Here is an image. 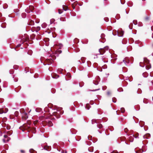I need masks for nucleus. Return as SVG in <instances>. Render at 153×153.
<instances>
[{
    "label": "nucleus",
    "mask_w": 153,
    "mask_h": 153,
    "mask_svg": "<svg viewBox=\"0 0 153 153\" xmlns=\"http://www.w3.org/2000/svg\"><path fill=\"white\" fill-rule=\"evenodd\" d=\"M66 75L69 78H71V74L69 73H67Z\"/></svg>",
    "instance_id": "nucleus-41"
},
{
    "label": "nucleus",
    "mask_w": 153,
    "mask_h": 153,
    "mask_svg": "<svg viewBox=\"0 0 153 153\" xmlns=\"http://www.w3.org/2000/svg\"><path fill=\"white\" fill-rule=\"evenodd\" d=\"M108 46L105 47L103 48H100L99 49V51L100 52V54H99L102 55L105 52V50H108Z\"/></svg>",
    "instance_id": "nucleus-4"
},
{
    "label": "nucleus",
    "mask_w": 153,
    "mask_h": 153,
    "mask_svg": "<svg viewBox=\"0 0 153 153\" xmlns=\"http://www.w3.org/2000/svg\"><path fill=\"white\" fill-rule=\"evenodd\" d=\"M63 9L65 11H67L68 10V7L66 6L63 5Z\"/></svg>",
    "instance_id": "nucleus-25"
},
{
    "label": "nucleus",
    "mask_w": 153,
    "mask_h": 153,
    "mask_svg": "<svg viewBox=\"0 0 153 153\" xmlns=\"http://www.w3.org/2000/svg\"><path fill=\"white\" fill-rule=\"evenodd\" d=\"M134 42V39L131 38H130L128 39V42H130L131 43H133Z\"/></svg>",
    "instance_id": "nucleus-24"
},
{
    "label": "nucleus",
    "mask_w": 153,
    "mask_h": 153,
    "mask_svg": "<svg viewBox=\"0 0 153 153\" xmlns=\"http://www.w3.org/2000/svg\"><path fill=\"white\" fill-rule=\"evenodd\" d=\"M91 108V106L89 105L88 103H87L86 104L85 108H86L88 110H89Z\"/></svg>",
    "instance_id": "nucleus-30"
},
{
    "label": "nucleus",
    "mask_w": 153,
    "mask_h": 153,
    "mask_svg": "<svg viewBox=\"0 0 153 153\" xmlns=\"http://www.w3.org/2000/svg\"><path fill=\"white\" fill-rule=\"evenodd\" d=\"M93 83L96 85H97L99 83V82L97 80H94L93 81Z\"/></svg>",
    "instance_id": "nucleus-33"
},
{
    "label": "nucleus",
    "mask_w": 153,
    "mask_h": 153,
    "mask_svg": "<svg viewBox=\"0 0 153 153\" xmlns=\"http://www.w3.org/2000/svg\"><path fill=\"white\" fill-rule=\"evenodd\" d=\"M55 21V20L53 19H51L50 20V24H52L53 22H54Z\"/></svg>",
    "instance_id": "nucleus-46"
},
{
    "label": "nucleus",
    "mask_w": 153,
    "mask_h": 153,
    "mask_svg": "<svg viewBox=\"0 0 153 153\" xmlns=\"http://www.w3.org/2000/svg\"><path fill=\"white\" fill-rule=\"evenodd\" d=\"M112 101L114 103H115L116 102V98L115 97H113L112 99Z\"/></svg>",
    "instance_id": "nucleus-53"
},
{
    "label": "nucleus",
    "mask_w": 153,
    "mask_h": 153,
    "mask_svg": "<svg viewBox=\"0 0 153 153\" xmlns=\"http://www.w3.org/2000/svg\"><path fill=\"white\" fill-rule=\"evenodd\" d=\"M140 66L141 67H143L145 66V65L141 62L140 63Z\"/></svg>",
    "instance_id": "nucleus-55"
},
{
    "label": "nucleus",
    "mask_w": 153,
    "mask_h": 153,
    "mask_svg": "<svg viewBox=\"0 0 153 153\" xmlns=\"http://www.w3.org/2000/svg\"><path fill=\"white\" fill-rule=\"evenodd\" d=\"M74 42L76 43H77L79 42V40L77 38H76L74 40Z\"/></svg>",
    "instance_id": "nucleus-44"
},
{
    "label": "nucleus",
    "mask_w": 153,
    "mask_h": 153,
    "mask_svg": "<svg viewBox=\"0 0 153 153\" xmlns=\"http://www.w3.org/2000/svg\"><path fill=\"white\" fill-rule=\"evenodd\" d=\"M14 72V71L13 69H11L9 71V73L10 74H13Z\"/></svg>",
    "instance_id": "nucleus-52"
},
{
    "label": "nucleus",
    "mask_w": 153,
    "mask_h": 153,
    "mask_svg": "<svg viewBox=\"0 0 153 153\" xmlns=\"http://www.w3.org/2000/svg\"><path fill=\"white\" fill-rule=\"evenodd\" d=\"M148 143V141L147 140H144L142 142L143 144V145H146Z\"/></svg>",
    "instance_id": "nucleus-39"
},
{
    "label": "nucleus",
    "mask_w": 153,
    "mask_h": 153,
    "mask_svg": "<svg viewBox=\"0 0 153 153\" xmlns=\"http://www.w3.org/2000/svg\"><path fill=\"white\" fill-rule=\"evenodd\" d=\"M105 34L104 33H102L101 35V38L103 39L104 37H105Z\"/></svg>",
    "instance_id": "nucleus-62"
},
{
    "label": "nucleus",
    "mask_w": 153,
    "mask_h": 153,
    "mask_svg": "<svg viewBox=\"0 0 153 153\" xmlns=\"http://www.w3.org/2000/svg\"><path fill=\"white\" fill-rule=\"evenodd\" d=\"M116 18L117 19H119L120 18V14H117L116 16H115Z\"/></svg>",
    "instance_id": "nucleus-48"
},
{
    "label": "nucleus",
    "mask_w": 153,
    "mask_h": 153,
    "mask_svg": "<svg viewBox=\"0 0 153 153\" xmlns=\"http://www.w3.org/2000/svg\"><path fill=\"white\" fill-rule=\"evenodd\" d=\"M21 16L22 18H25L26 16V14L25 13H23L22 14Z\"/></svg>",
    "instance_id": "nucleus-36"
},
{
    "label": "nucleus",
    "mask_w": 153,
    "mask_h": 153,
    "mask_svg": "<svg viewBox=\"0 0 153 153\" xmlns=\"http://www.w3.org/2000/svg\"><path fill=\"white\" fill-rule=\"evenodd\" d=\"M29 7L30 11L27 8L25 10V11L27 13H30V11L32 12H33L32 10L34 9V7L32 6H29Z\"/></svg>",
    "instance_id": "nucleus-7"
},
{
    "label": "nucleus",
    "mask_w": 153,
    "mask_h": 153,
    "mask_svg": "<svg viewBox=\"0 0 153 153\" xmlns=\"http://www.w3.org/2000/svg\"><path fill=\"white\" fill-rule=\"evenodd\" d=\"M127 4L128 6L131 7L133 6V3L131 1H128L127 3Z\"/></svg>",
    "instance_id": "nucleus-19"
},
{
    "label": "nucleus",
    "mask_w": 153,
    "mask_h": 153,
    "mask_svg": "<svg viewBox=\"0 0 153 153\" xmlns=\"http://www.w3.org/2000/svg\"><path fill=\"white\" fill-rule=\"evenodd\" d=\"M124 32L121 29L119 30H117V35L119 37L123 36L124 34Z\"/></svg>",
    "instance_id": "nucleus-6"
},
{
    "label": "nucleus",
    "mask_w": 153,
    "mask_h": 153,
    "mask_svg": "<svg viewBox=\"0 0 153 153\" xmlns=\"http://www.w3.org/2000/svg\"><path fill=\"white\" fill-rule=\"evenodd\" d=\"M55 119L54 118H52L51 119L47 118L41 122L38 120H36L34 122V124L35 126H36L38 123H40L42 127H45L46 126H47L48 127L52 126L53 124L51 120Z\"/></svg>",
    "instance_id": "nucleus-2"
},
{
    "label": "nucleus",
    "mask_w": 153,
    "mask_h": 153,
    "mask_svg": "<svg viewBox=\"0 0 153 153\" xmlns=\"http://www.w3.org/2000/svg\"><path fill=\"white\" fill-rule=\"evenodd\" d=\"M39 34H38L36 38V39L37 40H39L41 39L42 38L41 36L39 35Z\"/></svg>",
    "instance_id": "nucleus-18"
},
{
    "label": "nucleus",
    "mask_w": 153,
    "mask_h": 153,
    "mask_svg": "<svg viewBox=\"0 0 153 153\" xmlns=\"http://www.w3.org/2000/svg\"><path fill=\"white\" fill-rule=\"evenodd\" d=\"M57 71L59 73L64 74V73H63V69L59 68L58 69Z\"/></svg>",
    "instance_id": "nucleus-22"
},
{
    "label": "nucleus",
    "mask_w": 153,
    "mask_h": 153,
    "mask_svg": "<svg viewBox=\"0 0 153 153\" xmlns=\"http://www.w3.org/2000/svg\"><path fill=\"white\" fill-rule=\"evenodd\" d=\"M122 76V75H121L120 76H119V78H120V79H124V80H128V81H130V82H131V80L130 79H129V77H126L125 78H124L123 79V78H121V77H120V76Z\"/></svg>",
    "instance_id": "nucleus-16"
},
{
    "label": "nucleus",
    "mask_w": 153,
    "mask_h": 153,
    "mask_svg": "<svg viewBox=\"0 0 153 153\" xmlns=\"http://www.w3.org/2000/svg\"><path fill=\"white\" fill-rule=\"evenodd\" d=\"M137 20H134L133 21V23L134 25H136L137 24Z\"/></svg>",
    "instance_id": "nucleus-60"
},
{
    "label": "nucleus",
    "mask_w": 153,
    "mask_h": 153,
    "mask_svg": "<svg viewBox=\"0 0 153 153\" xmlns=\"http://www.w3.org/2000/svg\"><path fill=\"white\" fill-rule=\"evenodd\" d=\"M3 7L4 9H6L8 7V5L7 4H5L3 5Z\"/></svg>",
    "instance_id": "nucleus-42"
},
{
    "label": "nucleus",
    "mask_w": 153,
    "mask_h": 153,
    "mask_svg": "<svg viewBox=\"0 0 153 153\" xmlns=\"http://www.w3.org/2000/svg\"><path fill=\"white\" fill-rule=\"evenodd\" d=\"M143 102L145 104H147L148 102V100L146 99H144L143 100Z\"/></svg>",
    "instance_id": "nucleus-38"
},
{
    "label": "nucleus",
    "mask_w": 153,
    "mask_h": 153,
    "mask_svg": "<svg viewBox=\"0 0 153 153\" xmlns=\"http://www.w3.org/2000/svg\"><path fill=\"white\" fill-rule=\"evenodd\" d=\"M10 138L8 137L6 139H3V140L4 143H6L7 142H8L10 140Z\"/></svg>",
    "instance_id": "nucleus-13"
},
{
    "label": "nucleus",
    "mask_w": 153,
    "mask_h": 153,
    "mask_svg": "<svg viewBox=\"0 0 153 153\" xmlns=\"http://www.w3.org/2000/svg\"><path fill=\"white\" fill-rule=\"evenodd\" d=\"M104 19L106 22H108L109 21L108 18L107 17L104 18Z\"/></svg>",
    "instance_id": "nucleus-57"
},
{
    "label": "nucleus",
    "mask_w": 153,
    "mask_h": 153,
    "mask_svg": "<svg viewBox=\"0 0 153 153\" xmlns=\"http://www.w3.org/2000/svg\"><path fill=\"white\" fill-rule=\"evenodd\" d=\"M134 109H136V110H139L140 109V106L139 105H136L134 107Z\"/></svg>",
    "instance_id": "nucleus-26"
},
{
    "label": "nucleus",
    "mask_w": 153,
    "mask_h": 153,
    "mask_svg": "<svg viewBox=\"0 0 153 153\" xmlns=\"http://www.w3.org/2000/svg\"><path fill=\"white\" fill-rule=\"evenodd\" d=\"M51 64V62L49 59H46L44 63H43V65H50Z\"/></svg>",
    "instance_id": "nucleus-8"
},
{
    "label": "nucleus",
    "mask_w": 153,
    "mask_h": 153,
    "mask_svg": "<svg viewBox=\"0 0 153 153\" xmlns=\"http://www.w3.org/2000/svg\"><path fill=\"white\" fill-rule=\"evenodd\" d=\"M150 136V134L149 133H147L143 136L144 139H148L149 137Z\"/></svg>",
    "instance_id": "nucleus-10"
},
{
    "label": "nucleus",
    "mask_w": 153,
    "mask_h": 153,
    "mask_svg": "<svg viewBox=\"0 0 153 153\" xmlns=\"http://www.w3.org/2000/svg\"><path fill=\"white\" fill-rule=\"evenodd\" d=\"M23 115H26V118H28V116L27 115V113L26 112H25L24 111L23 113Z\"/></svg>",
    "instance_id": "nucleus-54"
},
{
    "label": "nucleus",
    "mask_w": 153,
    "mask_h": 153,
    "mask_svg": "<svg viewBox=\"0 0 153 153\" xmlns=\"http://www.w3.org/2000/svg\"><path fill=\"white\" fill-rule=\"evenodd\" d=\"M13 133V131L10 130L7 132V134L9 135L10 136Z\"/></svg>",
    "instance_id": "nucleus-35"
},
{
    "label": "nucleus",
    "mask_w": 153,
    "mask_h": 153,
    "mask_svg": "<svg viewBox=\"0 0 153 153\" xmlns=\"http://www.w3.org/2000/svg\"><path fill=\"white\" fill-rule=\"evenodd\" d=\"M1 26L3 28H4L6 27V23L5 22L2 23Z\"/></svg>",
    "instance_id": "nucleus-29"
},
{
    "label": "nucleus",
    "mask_w": 153,
    "mask_h": 153,
    "mask_svg": "<svg viewBox=\"0 0 153 153\" xmlns=\"http://www.w3.org/2000/svg\"><path fill=\"white\" fill-rule=\"evenodd\" d=\"M19 114V112L18 111H16L14 113V115L16 117L18 116Z\"/></svg>",
    "instance_id": "nucleus-45"
},
{
    "label": "nucleus",
    "mask_w": 153,
    "mask_h": 153,
    "mask_svg": "<svg viewBox=\"0 0 153 153\" xmlns=\"http://www.w3.org/2000/svg\"><path fill=\"white\" fill-rule=\"evenodd\" d=\"M142 75L144 77L146 78L149 75V74L147 72H145L143 73Z\"/></svg>",
    "instance_id": "nucleus-21"
},
{
    "label": "nucleus",
    "mask_w": 153,
    "mask_h": 153,
    "mask_svg": "<svg viewBox=\"0 0 153 153\" xmlns=\"http://www.w3.org/2000/svg\"><path fill=\"white\" fill-rule=\"evenodd\" d=\"M111 153H118V152L116 150L113 151Z\"/></svg>",
    "instance_id": "nucleus-64"
},
{
    "label": "nucleus",
    "mask_w": 153,
    "mask_h": 153,
    "mask_svg": "<svg viewBox=\"0 0 153 153\" xmlns=\"http://www.w3.org/2000/svg\"><path fill=\"white\" fill-rule=\"evenodd\" d=\"M151 67V66L150 64H149V65H148L146 67V69L147 70H149V69H150Z\"/></svg>",
    "instance_id": "nucleus-37"
},
{
    "label": "nucleus",
    "mask_w": 153,
    "mask_h": 153,
    "mask_svg": "<svg viewBox=\"0 0 153 153\" xmlns=\"http://www.w3.org/2000/svg\"><path fill=\"white\" fill-rule=\"evenodd\" d=\"M88 150L90 152H92L93 151V149L92 147H90L88 148Z\"/></svg>",
    "instance_id": "nucleus-47"
},
{
    "label": "nucleus",
    "mask_w": 153,
    "mask_h": 153,
    "mask_svg": "<svg viewBox=\"0 0 153 153\" xmlns=\"http://www.w3.org/2000/svg\"><path fill=\"white\" fill-rule=\"evenodd\" d=\"M13 68L14 69H15V70H17L18 69V67L17 65H14L13 66Z\"/></svg>",
    "instance_id": "nucleus-59"
},
{
    "label": "nucleus",
    "mask_w": 153,
    "mask_h": 153,
    "mask_svg": "<svg viewBox=\"0 0 153 153\" xmlns=\"http://www.w3.org/2000/svg\"><path fill=\"white\" fill-rule=\"evenodd\" d=\"M84 59L85 58L84 57H82L81 59L82 61V63H84L85 62V60H84Z\"/></svg>",
    "instance_id": "nucleus-63"
},
{
    "label": "nucleus",
    "mask_w": 153,
    "mask_h": 153,
    "mask_svg": "<svg viewBox=\"0 0 153 153\" xmlns=\"http://www.w3.org/2000/svg\"><path fill=\"white\" fill-rule=\"evenodd\" d=\"M98 113L99 114H101L102 113V110L100 108H98L97 109Z\"/></svg>",
    "instance_id": "nucleus-20"
},
{
    "label": "nucleus",
    "mask_w": 153,
    "mask_h": 153,
    "mask_svg": "<svg viewBox=\"0 0 153 153\" xmlns=\"http://www.w3.org/2000/svg\"><path fill=\"white\" fill-rule=\"evenodd\" d=\"M136 153H142L144 151L142 149H140L139 150L135 151Z\"/></svg>",
    "instance_id": "nucleus-27"
},
{
    "label": "nucleus",
    "mask_w": 153,
    "mask_h": 153,
    "mask_svg": "<svg viewBox=\"0 0 153 153\" xmlns=\"http://www.w3.org/2000/svg\"><path fill=\"white\" fill-rule=\"evenodd\" d=\"M43 149L48 151H50L51 149V147L50 146H47L46 147L45 146L43 148Z\"/></svg>",
    "instance_id": "nucleus-11"
},
{
    "label": "nucleus",
    "mask_w": 153,
    "mask_h": 153,
    "mask_svg": "<svg viewBox=\"0 0 153 153\" xmlns=\"http://www.w3.org/2000/svg\"><path fill=\"white\" fill-rule=\"evenodd\" d=\"M120 110L121 111V112L122 113H123L125 111V109L124 108H120Z\"/></svg>",
    "instance_id": "nucleus-51"
},
{
    "label": "nucleus",
    "mask_w": 153,
    "mask_h": 153,
    "mask_svg": "<svg viewBox=\"0 0 153 153\" xmlns=\"http://www.w3.org/2000/svg\"><path fill=\"white\" fill-rule=\"evenodd\" d=\"M21 86H19L18 87L15 88V91L16 92H18L21 89Z\"/></svg>",
    "instance_id": "nucleus-23"
},
{
    "label": "nucleus",
    "mask_w": 153,
    "mask_h": 153,
    "mask_svg": "<svg viewBox=\"0 0 153 153\" xmlns=\"http://www.w3.org/2000/svg\"><path fill=\"white\" fill-rule=\"evenodd\" d=\"M27 123L24 124L22 126L19 127V128L21 130H22L23 131H24V130H26L28 132H31L35 134L36 132V128L34 127H31L29 126L30 125V122H28L27 121Z\"/></svg>",
    "instance_id": "nucleus-3"
},
{
    "label": "nucleus",
    "mask_w": 153,
    "mask_h": 153,
    "mask_svg": "<svg viewBox=\"0 0 153 153\" xmlns=\"http://www.w3.org/2000/svg\"><path fill=\"white\" fill-rule=\"evenodd\" d=\"M37 29L36 30V32H38V31L40 29V27H36Z\"/></svg>",
    "instance_id": "nucleus-58"
},
{
    "label": "nucleus",
    "mask_w": 153,
    "mask_h": 153,
    "mask_svg": "<svg viewBox=\"0 0 153 153\" xmlns=\"http://www.w3.org/2000/svg\"><path fill=\"white\" fill-rule=\"evenodd\" d=\"M48 107H46L44 109L45 111L49 112L51 115L54 116L57 119L59 118L60 117V115L63 113V111H60V110L62 109V108L58 109H57V106H53V105L51 103L48 104Z\"/></svg>",
    "instance_id": "nucleus-1"
},
{
    "label": "nucleus",
    "mask_w": 153,
    "mask_h": 153,
    "mask_svg": "<svg viewBox=\"0 0 153 153\" xmlns=\"http://www.w3.org/2000/svg\"><path fill=\"white\" fill-rule=\"evenodd\" d=\"M52 78L53 79H56L58 78L59 76L58 75H56V76H54V75H51Z\"/></svg>",
    "instance_id": "nucleus-40"
},
{
    "label": "nucleus",
    "mask_w": 153,
    "mask_h": 153,
    "mask_svg": "<svg viewBox=\"0 0 153 153\" xmlns=\"http://www.w3.org/2000/svg\"><path fill=\"white\" fill-rule=\"evenodd\" d=\"M36 35L34 34H32L31 36V37L32 39H35Z\"/></svg>",
    "instance_id": "nucleus-50"
},
{
    "label": "nucleus",
    "mask_w": 153,
    "mask_h": 153,
    "mask_svg": "<svg viewBox=\"0 0 153 153\" xmlns=\"http://www.w3.org/2000/svg\"><path fill=\"white\" fill-rule=\"evenodd\" d=\"M29 152L30 153H36V152L35 151L34 149H30L29 150Z\"/></svg>",
    "instance_id": "nucleus-34"
},
{
    "label": "nucleus",
    "mask_w": 153,
    "mask_h": 153,
    "mask_svg": "<svg viewBox=\"0 0 153 153\" xmlns=\"http://www.w3.org/2000/svg\"><path fill=\"white\" fill-rule=\"evenodd\" d=\"M70 131L72 134H75L77 132L74 129H71Z\"/></svg>",
    "instance_id": "nucleus-15"
},
{
    "label": "nucleus",
    "mask_w": 153,
    "mask_h": 153,
    "mask_svg": "<svg viewBox=\"0 0 153 153\" xmlns=\"http://www.w3.org/2000/svg\"><path fill=\"white\" fill-rule=\"evenodd\" d=\"M123 62L125 64L129 63V60L128 57H126L125 58V59H124L123 60Z\"/></svg>",
    "instance_id": "nucleus-9"
},
{
    "label": "nucleus",
    "mask_w": 153,
    "mask_h": 153,
    "mask_svg": "<svg viewBox=\"0 0 153 153\" xmlns=\"http://www.w3.org/2000/svg\"><path fill=\"white\" fill-rule=\"evenodd\" d=\"M120 2L121 4H124L125 2V0H120Z\"/></svg>",
    "instance_id": "nucleus-61"
},
{
    "label": "nucleus",
    "mask_w": 153,
    "mask_h": 153,
    "mask_svg": "<svg viewBox=\"0 0 153 153\" xmlns=\"http://www.w3.org/2000/svg\"><path fill=\"white\" fill-rule=\"evenodd\" d=\"M112 33L113 35L115 36L117 34V31L116 30H114L112 32Z\"/></svg>",
    "instance_id": "nucleus-32"
},
{
    "label": "nucleus",
    "mask_w": 153,
    "mask_h": 153,
    "mask_svg": "<svg viewBox=\"0 0 153 153\" xmlns=\"http://www.w3.org/2000/svg\"><path fill=\"white\" fill-rule=\"evenodd\" d=\"M117 91L119 92H122L123 91V89L121 88H118L117 90Z\"/></svg>",
    "instance_id": "nucleus-43"
},
{
    "label": "nucleus",
    "mask_w": 153,
    "mask_h": 153,
    "mask_svg": "<svg viewBox=\"0 0 153 153\" xmlns=\"http://www.w3.org/2000/svg\"><path fill=\"white\" fill-rule=\"evenodd\" d=\"M137 92L138 94H141L142 93V90L141 89L139 88L138 90V91H137Z\"/></svg>",
    "instance_id": "nucleus-56"
},
{
    "label": "nucleus",
    "mask_w": 153,
    "mask_h": 153,
    "mask_svg": "<svg viewBox=\"0 0 153 153\" xmlns=\"http://www.w3.org/2000/svg\"><path fill=\"white\" fill-rule=\"evenodd\" d=\"M47 26V24L45 23H44L42 25V27L43 28H45Z\"/></svg>",
    "instance_id": "nucleus-31"
},
{
    "label": "nucleus",
    "mask_w": 153,
    "mask_h": 153,
    "mask_svg": "<svg viewBox=\"0 0 153 153\" xmlns=\"http://www.w3.org/2000/svg\"><path fill=\"white\" fill-rule=\"evenodd\" d=\"M34 24V21L32 20H31L27 24V25H33Z\"/></svg>",
    "instance_id": "nucleus-14"
},
{
    "label": "nucleus",
    "mask_w": 153,
    "mask_h": 153,
    "mask_svg": "<svg viewBox=\"0 0 153 153\" xmlns=\"http://www.w3.org/2000/svg\"><path fill=\"white\" fill-rule=\"evenodd\" d=\"M143 61L147 64H149V60L146 57H144V58Z\"/></svg>",
    "instance_id": "nucleus-12"
},
{
    "label": "nucleus",
    "mask_w": 153,
    "mask_h": 153,
    "mask_svg": "<svg viewBox=\"0 0 153 153\" xmlns=\"http://www.w3.org/2000/svg\"><path fill=\"white\" fill-rule=\"evenodd\" d=\"M91 122L92 124H94L95 123L97 124V127L100 129L101 128L103 127V126L102 124L101 123H98L95 120H92Z\"/></svg>",
    "instance_id": "nucleus-5"
},
{
    "label": "nucleus",
    "mask_w": 153,
    "mask_h": 153,
    "mask_svg": "<svg viewBox=\"0 0 153 153\" xmlns=\"http://www.w3.org/2000/svg\"><path fill=\"white\" fill-rule=\"evenodd\" d=\"M42 109L40 108H37L36 109V111L37 112H40L42 111Z\"/></svg>",
    "instance_id": "nucleus-28"
},
{
    "label": "nucleus",
    "mask_w": 153,
    "mask_h": 153,
    "mask_svg": "<svg viewBox=\"0 0 153 153\" xmlns=\"http://www.w3.org/2000/svg\"><path fill=\"white\" fill-rule=\"evenodd\" d=\"M87 65L89 67H90L91 65V62L90 61H88L87 62Z\"/></svg>",
    "instance_id": "nucleus-49"
},
{
    "label": "nucleus",
    "mask_w": 153,
    "mask_h": 153,
    "mask_svg": "<svg viewBox=\"0 0 153 153\" xmlns=\"http://www.w3.org/2000/svg\"><path fill=\"white\" fill-rule=\"evenodd\" d=\"M139 124L141 127H143V126L144 125L145 123L143 121H140L139 122Z\"/></svg>",
    "instance_id": "nucleus-17"
}]
</instances>
